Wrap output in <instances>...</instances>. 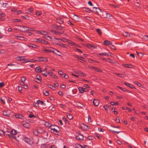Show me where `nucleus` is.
<instances>
[{
  "mask_svg": "<svg viewBox=\"0 0 148 148\" xmlns=\"http://www.w3.org/2000/svg\"><path fill=\"white\" fill-rule=\"evenodd\" d=\"M42 74L43 75L46 77H47V76L48 75V73L46 71H42Z\"/></svg>",
  "mask_w": 148,
  "mask_h": 148,
  "instance_id": "393cba45",
  "label": "nucleus"
},
{
  "mask_svg": "<svg viewBox=\"0 0 148 148\" xmlns=\"http://www.w3.org/2000/svg\"><path fill=\"white\" fill-rule=\"evenodd\" d=\"M58 21H59L58 23L60 24H62L64 23L63 21L61 18H59L58 19Z\"/></svg>",
  "mask_w": 148,
  "mask_h": 148,
  "instance_id": "58836bf2",
  "label": "nucleus"
},
{
  "mask_svg": "<svg viewBox=\"0 0 148 148\" xmlns=\"http://www.w3.org/2000/svg\"><path fill=\"white\" fill-rule=\"evenodd\" d=\"M54 50H53V51H54V52H53V53H55L56 54V55H58L59 56H61V54H62V53L59 51L58 50L54 49L53 48Z\"/></svg>",
  "mask_w": 148,
  "mask_h": 148,
  "instance_id": "39448f33",
  "label": "nucleus"
},
{
  "mask_svg": "<svg viewBox=\"0 0 148 148\" xmlns=\"http://www.w3.org/2000/svg\"><path fill=\"white\" fill-rule=\"evenodd\" d=\"M83 88L82 87H79L78 88V90L80 93H84L83 91Z\"/></svg>",
  "mask_w": 148,
  "mask_h": 148,
  "instance_id": "473e14b6",
  "label": "nucleus"
},
{
  "mask_svg": "<svg viewBox=\"0 0 148 148\" xmlns=\"http://www.w3.org/2000/svg\"><path fill=\"white\" fill-rule=\"evenodd\" d=\"M23 139L26 143L29 144L30 145L33 147L35 146L33 141L30 140V139L28 138L24 137H23Z\"/></svg>",
  "mask_w": 148,
  "mask_h": 148,
  "instance_id": "f03ea898",
  "label": "nucleus"
},
{
  "mask_svg": "<svg viewBox=\"0 0 148 148\" xmlns=\"http://www.w3.org/2000/svg\"><path fill=\"white\" fill-rule=\"evenodd\" d=\"M123 84H124L126 86H129V87H130L131 88H135L131 84H129V83H127V82H124L123 83Z\"/></svg>",
  "mask_w": 148,
  "mask_h": 148,
  "instance_id": "ddd939ff",
  "label": "nucleus"
},
{
  "mask_svg": "<svg viewBox=\"0 0 148 148\" xmlns=\"http://www.w3.org/2000/svg\"><path fill=\"white\" fill-rule=\"evenodd\" d=\"M57 45L60 46H61L65 48L67 47V45L63 43H58L57 44Z\"/></svg>",
  "mask_w": 148,
  "mask_h": 148,
  "instance_id": "c756f323",
  "label": "nucleus"
},
{
  "mask_svg": "<svg viewBox=\"0 0 148 148\" xmlns=\"http://www.w3.org/2000/svg\"><path fill=\"white\" fill-rule=\"evenodd\" d=\"M8 135L10 138H14L15 140L16 139V137L14 136V135H12L11 134L9 133V134H8Z\"/></svg>",
  "mask_w": 148,
  "mask_h": 148,
  "instance_id": "2eb2a0df",
  "label": "nucleus"
},
{
  "mask_svg": "<svg viewBox=\"0 0 148 148\" xmlns=\"http://www.w3.org/2000/svg\"><path fill=\"white\" fill-rule=\"evenodd\" d=\"M81 127L82 129H83L85 130H87L89 129L88 127L84 123H82V124Z\"/></svg>",
  "mask_w": 148,
  "mask_h": 148,
  "instance_id": "0eeeda50",
  "label": "nucleus"
},
{
  "mask_svg": "<svg viewBox=\"0 0 148 148\" xmlns=\"http://www.w3.org/2000/svg\"><path fill=\"white\" fill-rule=\"evenodd\" d=\"M36 79L40 81L41 80V78L40 75H37L36 76Z\"/></svg>",
  "mask_w": 148,
  "mask_h": 148,
  "instance_id": "09e8293b",
  "label": "nucleus"
},
{
  "mask_svg": "<svg viewBox=\"0 0 148 148\" xmlns=\"http://www.w3.org/2000/svg\"><path fill=\"white\" fill-rule=\"evenodd\" d=\"M29 118H32L33 117H35V116L34 115H32V114H30L29 115Z\"/></svg>",
  "mask_w": 148,
  "mask_h": 148,
  "instance_id": "774afa93",
  "label": "nucleus"
},
{
  "mask_svg": "<svg viewBox=\"0 0 148 148\" xmlns=\"http://www.w3.org/2000/svg\"><path fill=\"white\" fill-rule=\"evenodd\" d=\"M45 125L46 127H51L52 126H53V125H51L50 123L48 122H45Z\"/></svg>",
  "mask_w": 148,
  "mask_h": 148,
  "instance_id": "9b49d317",
  "label": "nucleus"
},
{
  "mask_svg": "<svg viewBox=\"0 0 148 148\" xmlns=\"http://www.w3.org/2000/svg\"><path fill=\"white\" fill-rule=\"evenodd\" d=\"M134 83L136 85H137L138 86L142 87V85L141 84L139 83L138 82H134Z\"/></svg>",
  "mask_w": 148,
  "mask_h": 148,
  "instance_id": "79ce46f5",
  "label": "nucleus"
},
{
  "mask_svg": "<svg viewBox=\"0 0 148 148\" xmlns=\"http://www.w3.org/2000/svg\"><path fill=\"white\" fill-rule=\"evenodd\" d=\"M5 98V97H1L0 99L1 103L3 104H4L5 103V101H4Z\"/></svg>",
  "mask_w": 148,
  "mask_h": 148,
  "instance_id": "7c9ffc66",
  "label": "nucleus"
},
{
  "mask_svg": "<svg viewBox=\"0 0 148 148\" xmlns=\"http://www.w3.org/2000/svg\"><path fill=\"white\" fill-rule=\"evenodd\" d=\"M43 60L42 61L44 62H45L48 61V59L47 58H44L43 57V58H42Z\"/></svg>",
  "mask_w": 148,
  "mask_h": 148,
  "instance_id": "0e129e2a",
  "label": "nucleus"
},
{
  "mask_svg": "<svg viewBox=\"0 0 148 148\" xmlns=\"http://www.w3.org/2000/svg\"><path fill=\"white\" fill-rule=\"evenodd\" d=\"M101 11V10L99 8L96 7L93 8V10H92V12H98L99 11Z\"/></svg>",
  "mask_w": 148,
  "mask_h": 148,
  "instance_id": "6e6552de",
  "label": "nucleus"
},
{
  "mask_svg": "<svg viewBox=\"0 0 148 148\" xmlns=\"http://www.w3.org/2000/svg\"><path fill=\"white\" fill-rule=\"evenodd\" d=\"M8 2H7L6 3H3V6L5 8H8L9 7V5L8 3Z\"/></svg>",
  "mask_w": 148,
  "mask_h": 148,
  "instance_id": "b1692460",
  "label": "nucleus"
},
{
  "mask_svg": "<svg viewBox=\"0 0 148 148\" xmlns=\"http://www.w3.org/2000/svg\"><path fill=\"white\" fill-rule=\"evenodd\" d=\"M35 14H36V15H38V16H40V15H41L42 14V12H40L39 11H37Z\"/></svg>",
  "mask_w": 148,
  "mask_h": 148,
  "instance_id": "5fc2aeb1",
  "label": "nucleus"
},
{
  "mask_svg": "<svg viewBox=\"0 0 148 148\" xmlns=\"http://www.w3.org/2000/svg\"><path fill=\"white\" fill-rule=\"evenodd\" d=\"M76 138L78 140H83L84 139V136L82 134H79L76 136Z\"/></svg>",
  "mask_w": 148,
  "mask_h": 148,
  "instance_id": "20e7f679",
  "label": "nucleus"
},
{
  "mask_svg": "<svg viewBox=\"0 0 148 148\" xmlns=\"http://www.w3.org/2000/svg\"><path fill=\"white\" fill-rule=\"evenodd\" d=\"M23 58V56H18L16 58V60L17 61H21V58Z\"/></svg>",
  "mask_w": 148,
  "mask_h": 148,
  "instance_id": "a18cd8bd",
  "label": "nucleus"
},
{
  "mask_svg": "<svg viewBox=\"0 0 148 148\" xmlns=\"http://www.w3.org/2000/svg\"><path fill=\"white\" fill-rule=\"evenodd\" d=\"M58 29L60 30H64V28L63 27L58 26Z\"/></svg>",
  "mask_w": 148,
  "mask_h": 148,
  "instance_id": "69168bd1",
  "label": "nucleus"
},
{
  "mask_svg": "<svg viewBox=\"0 0 148 148\" xmlns=\"http://www.w3.org/2000/svg\"><path fill=\"white\" fill-rule=\"evenodd\" d=\"M10 133L15 136L17 134V132L14 130L13 129L11 130Z\"/></svg>",
  "mask_w": 148,
  "mask_h": 148,
  "instance_id": "cd10ccee",
  "label": "nucleus"
},
{
  "mask_svg": "<svg viewBox=\"0 0 148 148\" xmlns=\"http://www.w3.org/2000/svg\"><path fill=\"white\" fill-rule=\"evenodd\" d=\"M87 138L89 140H92L94 138V137L92 136H88Z\"/></svg>",
  "mask_w": 148,
  "mask_h": 148,
  "instance_id": "de8ad7c7",
  "label": "nucleus"
},
{
  "mask_svg": "<svg viewBox=\"0 0 148 148\" xmlns=\"http://www.w3.org/2000/svg\"><path fill=\"white\" fill-rule=\"evenodd\" d=\"M115 74L119 77H123V75L122 74H120V73H115Z\"/></svg>",
  "mask_w": 148,
  "mask_h": 148,
  "instance_id": "680f3d73",
  "label": "nucleus"
},
{
  "mask_svg": "<svg viewBox=\"0 0 148 148\" xmlns=\"http://www.w3.org/2000/svg\"><path fill=\"white\" fill-rule=\"evenodd\" d=\"M23 127L26 128H29L30 127L29 124L27 123H25L23 124Z\"/></svg>",
  "mask_w": 148,
  "mask_h": 148,
  "instance_id": "dca6fc26",
  "label": "nucleus"
},
{
  "mask_svg": "<svg viewBox=\"0 0 148 148\" xmlns=\"http://www.w3.org/2000/svg\"><path fill=\"white\" fill-rule=\"evenodd\" d=\"M15 117L17 118H19L20 119H23L24 117L22 115L20 114H16L15 115Z\"/></svg>",
  "mask_w": 148,
  "mask_h": 148,
  "instance_id": "412c9836",
  "label": "nucleus"
},
{
  "mask_svg": "<svg viewBox=\"0 0 148 148\" xmlns=\"http://www.w3.org/2000/svg\"><path fill=\"white\" fill-rule=\"evenodd\" d=\"M35 71L37 73H40L42 72V69L39 66L37 67L35 69Z\"/></svg>",
  "mask_w": 148,
  "mask_h": 148,
  "instance_id": "f8f14e48",
  "label": "nucleus"
},
{
  "mask_svg": "<svg viewBox=\"0 0 148 148\" xmlns=\"http://www.w3.org/2000/svg\"><path fill=\"white\" fill-rule=\"evenodd\" d=\"M84 9H85L84 10L85 12H88V13H90L91 12H92V10H90L89 8H86V7H84L83 8Z\"/></svg>",
  "mask_w": 148,
  "mask_h": 148,
  "instance_id": "aec40b11",
  "label": "nucleus"
},
{
  "mask_svg": "<svg viewBox=\"0 0 148 148\" xmlns=\"http://www.w3.org/2000/svg\"><path fill=\"white\" fill-rule=\"evenodd\" d=\"M43 94L46 96H48L49 95V93L47 91H46L45 92L44 91L43 92Z\"/></svg>",
  "mask_w": 148,
  "mask_h": 148,
  "instance_id": "6e6d98bb",
  "label": "nucleus"
},
{
  "mask_svg": "<svg viewBox=\"0 0 148 148\" xmlns=\"http://www.w3.org/2000/svg\"><path fill=\"white\" fill-rule=\"evenodd\" d=\"M104 45H111L112 44V42H111L110 41H108L107 40H105L103 42Z\"/></svg>",
  "mask_w": 148,
  "mask_h": 148,
  "instance_id": "9d476101",
  "label": "nucleus"
},
{
  "mask_svg": "<svg viewBox=\"0 0 148 148\" xmlns=\"http://www.w3.org/2000/svg\"><path fill=\"white\" fill-rule=\"evenodd\" d=\"M15 38L18 39L23 40L24 38L20 36H15Z\"/></svg>",
  "mask_w": 148,
  "mask_h": 148,
  "instance_id": "2f4dec72",
  "label": "nucleus"
},
{
  "mask_svg": "<svg viewBox=\"0 0 148 148\" xmlns=\"http://www.w3.org/2000/svg\"><path fill=\"white\" fill-rule=\"evenodd\" d=\"M93 102V104L96 106H98L99 103V101L97 99H94Z\"/></svg>",
  "mask_w": 148,
  "mask_h": 148,
  "instance_id": "1a4fd4ad",
  "label": "nucleus"
},
{
  "mask_svg": "<svg viewBox=\"0 0 148 148\" xmlns=\"http://www.w3.org/2000/svg\"><path fill=\"white\" fill-rule=\"evenodd\" d=\"M53 126H54L55 127L54 128H49L51 129V132L55 134L58 135L60 131V129L57 126L53 125Z\"/></svg>",
  "mask_w": 148,
  "mask_h": 148,
  "instance_id": "f257e3e1",
  "label": "nucleus"
},
{
  "mask_svg": "<svg viewBox=\"0 0 148 148\" xmlns=\"http://www.w3.org/2000/svg\"><path fill=\"white\" fill-rule=\"evenodd\" d=\"M124 66L126 68H133V66L129 64H124Z\"/></svg>",
  "mask_w": 148,
  "mask_h": 148,
  "instance_id": "f3484780",
  "label": "nucleus"
},
{
  "mask_svg": "<svg viewBox=\"0 0 148 148\" xmlns=\"http://www.w3.org/2000/svg\"><path fill=\"white\" fill-rule=\"evenodd\" d=\"M33 104L34 105V106L35 107H39L38 104V103H37V102L36 103V102L34 103Z\"/></svg>",
  "mask_w": 148,
  "mask_h": 148,
  "instance_id": "4d7b16f0",
  "label": "nucleus"
},
{
  "mask_svg": "<svg viewBox=\"0 0 148 148\" xmlns=\"http://www.w3.org/2000/svg\"><path fill=\"white\" fill-rule=\"evenodd\" d=\"M79 60H80L81 62H82V61L83 62L85 61L84 58L82 57H80L79 58Z\"/></svg>",
  "mask_w": 148,
  "mask_h": 148,
  "instance_id": "864d4df0",
  "label": "nucleus"
},
{
  "mask_svg": "<svg viewBox=\"0 0 148 148\" xmlns=\"http://www.w3.org/2000/svg\"><path fill=\"white\" fill-rule=\"evenodd\" d=\"M94 69H95V70L96 71L99 72H102V71L101 70H100L99 69H98V68L95 67H93Z\"/></svg>",
  "mask_w": 148,
  "mask_h": 148,
  "instance_id": "a19ab883",
  "label": "nucleus"
},
{
  "mask_svg": "<svg viewBox=\"0 0 148 148\" xmlns=\"http://www.w3.org/2000/svg\"><path fill=\"white\" fill-rule=\"evenodd\" d=\"M88 61L90 63H92V62H94L95 63H99V62H98V61L96 60H92L91 59H89L88 60Z\"/></svg>",
  "mask_w": 148,
  "mask_h": 148,
  "instance_id": "4be33fe9",
  "label": "nucleus"
},
{
  "mask_svg": "<svg viewBox=\"0 0 148 148\" xmlns=\"http://www.w3.org/2000/svg\"><path fill=\"white\" fill-rule=\"evenodd\" d=\"M33 133L36 136H38V130H34L33 131Z\"/></svg>",
  "mask_w": 148,
  "mask_h": 148,
  "instance_id": "a878e982",
  "label": "nucleus"
},
{
  "mask_svg": "<svg viewBox=\"0 0 148 148\" xmlns=\"http://www.w3.org/2000/svg\"><path fill=\"white\" fill-rule=\"evenodd\" d=\"M43 51L44 53L47 52H54L53 50H51L50 49H45L43 50Z\"/></svg>",
  "mask_w": 148,
  "mask_h": 148,
  "instance_id": "c85d7f7f",
  "label": "nucleus"
},
{
  "mask_svg": "<svg viewBox=\"0 0 148 148\" xmlns=\"http://www.w3.org/2000/svg\"><path fill=\"white\" fill-rule=\"evenodd\" d=\"M23 28H26V29L23 30L24 32H27L29 31H34V29L33 28H29V27L24 26H23Z\"/></svg>",
  "mask_w": 148,
  "mask_h": 148,
  "instance_id": "7ed1b4c3",
  "label": "nucleus"
},
{
  "mask_svg": "<svg viewBox=\"0 0 148 148\" xmlns=\"http://www.w3.org/2000/svg\"><path fill=\"white\" fill-rule=\"evenodd\" d=\"M143 38L146 40H148V36L147 35H145L143 36Z\"/></svg>",
  "mask_w": 148,
  "mask_h": 148,
  "instance_id": "bf43d9fd",
  "label": "nucleus"
},
{
  "mask_svg": "<svg viewBox=\"0 0 148 148\" xmlns=\"http://www.w3.org/2000/svg\"><path fill=\"white\" fill-rule=\"evenodd\" d=\"M3 113L4 115L7 116H8L10 115V114L7 111H3Z\"/></svg>",
  "mask_w": 148,
  "mask_h": 148,
  "instance_id": "bb28decb",
  "label": "nucleus"
},
{
  "mask_svg": "<svg viewBox=\"0 0 148 148\" xmlns=\"http://www.w3.org/2000/svg\"><path fill=\"white\" fill-rule=\"evenodd\" d=\"M119 88L120 89H121L122 90H123V91H127V92H130V91H128V90H126V89L125 88H122L121 87H119Z\"/></svg>",
  "mask_w": 148,
  "mask_h": 148,
  "instance_id": "8fccbe9b",
  "label": "nucleus"
},
{
  "mask_svg": "<svg viewBox=\"0 0 148 148\" xmlns=\"http://www.w3.org/2000/svg\"><path fill=\"white\" fill-rule=\"evenodd\" d=\"M124 36L127 37L128 36H130V33L128 32H125L123 34Z\"/></svg>",
  "mask_w": 148,
  "mask_h": 148,
  "instance_id": "c9c22d12",
  "label": "nucleus"
},
{
  "mask_svg": "<svg viewBox=\"0 0 148 148\" xmlns=\"http://www.w3.org/2000/svg\"><path fill=\"white\" fill-rule=\"evenodd\" d=\"M34 9L33 8H30L28 9V11L29 12L31 13L33 10Z\"/></svg>",
  "mask_w": 148,
  "mask_h": 148,
  "instance_id": "338daca9",
  "label": "nucleus"
},
{
  "mask_svg": "<svg viewBox=\"0 0 148 148\" xmlns=\"http://www.w3.org/2000/svg\"><path fill=\"white\" fill-rule=\"evenodd\" d=\"M98 55L103 56H106V53H99L98 54Z\"/></svg>",
  "mask_w": 148,
  "mask_h": 148,
  "instance_id": "37998d69",
  "label": "nucleus"
},
{
  "mask_svg": "<svg viewBox=\"0 0 148 148\" xmlns=\"http://www.w3.org/2000/svg\"><path fill=\"white\" fill-rule=\"evenodd\" d=\"M96 31L98 34L99 36H101L102 34V32L101 30L99 29H95Z\"/></svg>",
  "mask_w": 148,
  "mask_h": 148,
  "instance_id": "6ab92c4d",
  "label": "nucleus"
},
{
  "mask_svg": "<svg viewBox=\"0 0 148 148\" xmlns=\"http://www.w3.org/2000/svg\"><path fill=\"white\" fill-rule=\"evenodd\" d=\"M54 34L56 35H60V32L58 31H54Z\"/></svg>",
  "mask_w": 148,
  "mask_h": 148,
  "instance_id": "49530a36",
  "label": "nucleus"
},
{
  "mask_svg": "<svg viewBox=\"0 0 148 148\" xmlns=\"http://www.w3.org/2000/svg\"><path fill=\"white\" fill-rule=\"evenodd\" d=\"M48 33L47 32L43 31H41L40 34L42 35H47L48 34Z\"/></svg>",
  "mask_w": 148,
  "mask_h": 148,
  "instance_id": "c03bdc74",
  "label": "nucleus"
},
{
  "mask_svg": "<svg viewBox=\"0 0 148 148\" xmlns=\"http://www.w3.org/2000/svg\"><path fill=\"white\" fill-rule=\"evenodd\" d=\"M48 87L51 89H52L53 90H55V89L56 88L54 86L51 85L50 84H48Z\"/></svg>",
  "mask_w": 148,
  "mask_h": 148,
  "instance_id": "e433bc0d",
  "label": "nucleus"
},
{
  "mask_svg": "<svg viewBox=\"0 0 148 148\" xmlns=\"http://www.w3.org/2000/svg\"><path fill=\"white\" fill-rule=\"evenodd\" d=\"M29 47H30L34 48H37L38 47V46L34 44H32L31 45H29Z\"/></svg>",
  "mask_w": 148,
  "mask_h": 148,
  "instance_id": "72a5a7b5",
  "label": "nucleus"
},
{
  "mask_svg": "<svg viewBox=\"0 0 148 148\" xmlns=\"http://www.w3.org/2000/svg\"><path fill=\"white\" fill-rule=\"evenodd\" d=\"M26 79L25 77H21V82H24L25 81Z\"/></svg>",
  "mask_w": 148,
  "mask_h": 148,
  "instance_id": "603ef678",
  "label": "nucleus"
},
{
  "mask_svg": "<svg viewBox=\"0 0 148 148\" xmlns=\"http://www.w3.org/2000/svg\"><path fill=\"white\" fill-rule=\"evenodd\" d=\"M37 103H38V104H40L42 106H45V103L44 102L42 101H41L40 100H38L37 101Z\"/></svg>",
  "mask_w": 148,
  "mask_h": 148,
  "instance_id": "a211bd4d",
  "label": "nucleus"
},
{
  "mask_svg": "<svg viewBox=\"0 0 148 148\" xmlns=\"http://www.w3.org/2000/svg\"><path fill=\"white\" fill-rule=\"evenodd\" d=\"M62 120L63 121H64L66 124H69V121L65 118H62Z\"/></svg>",
  "mask_w": 148,
  "mask_h": 148,
  "instance_id": "4c0bfd02",
  "label": "nucleus"
},
{
  "mask_svg": "<svg viewBox=\"0 0 148 148\" xmlns=\"http://www.w3.org/2000/svg\"><path fill=\"white\" fill-rule=\"evenodd\" d=\"M5 86V84L3 82L0 83V88L2 87Z\"/></svg>",
  "mask_w": 148,
  "mask_h": 148,
  "instance_id": "13d9d810",
  "label": "nucleus"
},
{
  "mask_svg": "<svg viewBox=\"0 0 148 148\" xmlns=\"http://www.w3.org/2000/svg\"><path fill=\"white\" fill-rule=\"evenodd\" d=\"M115 121L117 123H120V119L119 117L116 118Z\"/></svg>",
  "mask_w": 148,
  "mask_h": 148,
  "instance_id": "e2e57ef3",
  "label": "nucleus"
},
{
  "mask_svg": "<svg viewBox=\"0 0 148 148\" xmlns=\"http://www.w3.org/2000/svg\"><path fill=\"white\" fill-rule=\"evenodd\" d=\"M40 42L45 45H48L49 44V43L48 42L42 39H41Z\"/></svg>",
  "mask_w": 148,
  "mask_h": 148,
  "instance_id": "5701e85b",
  "label": "nucleus"
},
{
  "mask_svg": "<svg viewBox=\"0 0 148 148\" xmlns=\"http://www.w3.org/2000/svg\"><path fill=\"white\" fill-rule=\"evenodd\" d=\"M42 58H43V57H39L37 58V60H35V61H36L38 62H41L43 60Z\"/></svg>",
  "mask_w": 148,
  "mask_h": 148,
  "instance_id": "4468645a",
  "label": "nucleus"
},
{
  "mask_svg": "<svg viewBox=\"0 0 148 148\" xmlns=\"http://www.w3.org/2000/svg\"><path fill=\"white\" fill-rule=\"evenodd\" d=\"M4 134L5 133L2 130H0V136H3Z\"/></svg>",
  "mask_w": 148,
  "mask_h": 148,
  "instance_id": "3c124183",
  "label": "nucleus"
},
{
  "mask_svg": "<svg viewBox=\"0 0 148 148\" xmlns=\"http://www.w3.org/2000/svg\"><path fill=\"white\" fill-rule=\"evenodd\" d=\"M67 117L68 118V119H69V120H71L73 118V117L72 116L71 114H69L67 115Z\"/></svg>",
  "mask_w": 148,
  "mask_h": 148,
  "instance_id": "f704fd0d",
  "label": "nucleus"
},
{
  "mask_svg": "<svg viewBox=\"0 0 148 148\" xmlns=\"http://www.w3.org/2000/svg\"><path fill=\"white\" fill-rule=\"evenodd\" d=\"M110 45L111 46H110V47L111 49L114 50H116V48L114 45H112V44Z\"/></svg>",
  "mask_w": 148,
  "mask_h": 148,
  "instance_id": "052dcab7",
  "label": "nucleus"
},
{
  "mask_svg": "<svg viewBox=\"0 0 148 148\" xmlns=\"http://www.w3.org/2000/svg\"><path fill=\"white\" fill-rule=\"evenodd\" d=\"M42 37L43 38H46L47 39H48V38H49V40H51L52 39V38L51 36H42Z\"/></svg>",
  "mask_w": 148,
  "mask_h": 148,
  "instance_id": "ea45409f",
  "label": "nucleus"
},
{
  "mask_svg": "<svg viewBox=\"0 0 148 148\" xmlns=\"http://www.w3.org/2000/svg\"><path fill=\"white\" fill-rule=\"evenodd\" d=\"M86 47L90 49H92V48L95 49L97 47L96 46L91 44H87L86 45Z\"/></svg>",
  "mask_w": 148,
  "mask_h": 148,
  "instance_id": "423d86ee",
  "label": "nucleus"
}]
</instances>
